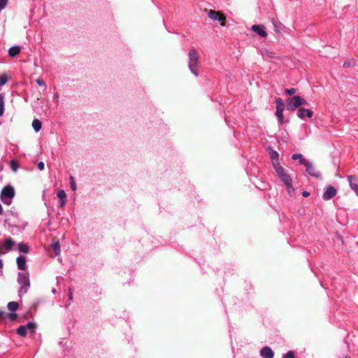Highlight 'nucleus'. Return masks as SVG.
<instances>
[{
    "mask_svg": "<svg viewBox=\"0 0 358 358\" xmlns=\"http://www.w3.org/2000/svg\"><path fill=\"white\" fill-rule=\"evenodd\" d=\"M189 57V62H188V66L191 72L195 76H198V66H199V54L198 51L193 48L189 50L188 53Z\"/></svg>",
    "mask_w": 358,
    "mask_h": 358,
    "instance_id": "obj_1",
    "label": "nucleus"
},
{
    "mask_svg": "<svg viewBox=\"0 0 358 358\" xmlns=\"http://www.w3.org/2000/svg\"><path fill=\"white\" fill-rule=\"evenodd\" d=\"M15 196V190L13 187L10 185L5 186L1 192L0 195V199L1 201L6 205H10L12 203V199Z\"/></svg>",
    "mask_w": 358,
    "mask_h": 358,
    "instance_id": "obj_2",
    "label": "nucleus"
},
{
    "mask_svg": "<svg viewBox=\"0 0 358 358\" xmlns=\"http://www.w3.org/2000/svg\"><path fill=\"white\" fill-rule=\"evenodd\" d=\"M273 166L278 173V177L281 178L287 187L288 189L291 187L292 179L287 174V171L281 166H280L278 162H273Z\"/></svg>",
    "mask_w": 358,
    "mask_h": 358,
    "instance_id": "obj_3",
    "label": "nucleus"
},
{
    "mask_svg": "<svg viewBox=\"0 0 358 358\" xmlns=\"http://www.w3.org/2000/svg\"><path fill=\"white\" fill-rule=\"evenodd\" d=\"M208 17L213 20L221 22V25L224 26L226 23V17L221 11L210 10L208 13Z\"/></svg>",
    "mask_w": 358,
    "mask_h": 358,
    "instance_id": "obj_4",
    "label": "nucleus"
},
{
    "mask_svg": "<svg viewBox=\"0 0 358 358\" xmlns=\"http://www.w3.org/2000/svg\"><path fill=\"white\" fill-rule=\"evenodd\" d=\"M17 282L22 285L21 290L24 289V292H27V287L30 285V281L29 278L28 273H19Z\"/></svg>",
    "mask_w": 358,
    "mask_h": 358,
    "instance_id": "obj_5",
    "label": "nucleus"
},
{
    "mask_svg": "<svg viewBox=\"0 0 358 358\" xmlns=\"http://www.w3.org/2000/svg\"><path fill=\"white\" fill-rule=\"evenodd\" d=\"M286 103L287 109L292 111L295 110L298 107L301 106L296 96H294L292 98L287 99Z\"/></svg>",
    "mask_w": 358,
    "mask_h": 358,
    "instance_id": "obj_6",
    "label": "nucleus"
},
{
    "mask_svg": "<svg viewBox=\"0 0 358 358\" xmlns=\"http://www.w3.org/2000/svg\"><path fill=\"white\" fill-rule=\"evenodd\" d=\"M303 165L306 166V171L310 175L317 178H320V174L317 171L315 167L310 162L307 161Z\"/></svg>",
    "mask_w": 358,
    "mask_h": 358,
    "instance_id": "obj_7",
    "label": "nucleus"
},
{
    "mask_svg": "<svg viewBox=\"0 0 358 358\" xmlns=\"http://www.w3.org/2000/svg\"><path fill=\"white\" fill-rule=\"evenodd\" d=\"M336 189L333 186H328L324 192L322 197L324 200H329L336 194Z\"/></svg>",
    "mask_w": 358,
    "mask_h": 358,
    "instance_id": "obj_8",
    "label": "nucleus"
},
{
    "mask_svg": "<svg viewBox=\"0 0 358 358\" xmlns=\"http://www.w3.org/2000/svg\"><path fill=\"white\" fill-rule=\"evenodd\" d=\"M348 179L350 185V187L355 192L358 196V178L354 176H348Z\"/></svg>",
    "mask_w": 358,
    "mask_h": 358,
    "instance_id": "obj_9",
    "label": "nucleus"
},
{
    "mask_svg": "<svg viewBox=\"0 0 358 358\" xmlns=\"http://www.w3.org/2000/svg\"><path fill=\"white\" fill-rule=\"evenodd\" d=\"M297 115L301 119H304L305 117L310 118L313 115V112L310 109L299 108Z\"/></svg>",
    "mask_w": 358,
    "mask_h": 358,
    "instance_id": "obj_10",
    "label": "nucleus"
},
{
    "mask_svg": "<svg viewBox=\"0 0 358 358\" xmlns=\"http://www.w3.org/2000/svg\"><path fill=\"white\" fill-rule=\"evenodd\" d=\"M251 29L262 37H266L267 36L265 27L263 25L254 24L252 26Z\"/></svg>",
    "mask_w": 358,
    "mask_h": 358,
    "instance_id": "obj_11",
    "label": "nucleus"
},
{
    "mask_svg": "<svg viewBox=\"0 0 358 358\" xmlns=\"http://www.w3.org/2000/svg\"><path fill=\"white\" fill-rule=\"evenodd\" d=\"M260 355L263 358H273L274 353L269 347L266 346L260 350Z\"/></svg>",
    "mask_w": 358,
    "mask_h": 358,
    "instance_id": "obj_12",
    "label": "nucleus"
},
{
    "mask_svg": "<svg viewBox=\"0 0 358 358\" xmlns=\"http://www.w3.org/2000/svg\"><path fill=\"white\" fill-rule=\"evenodd\" d=\"M17 268L20 270L24 271L26 268V258L24 256H19L16 259Z\"/></svg>",
    "mask_w": 358,
    "mask_h": 358,
    "instance_id": "obj_13",
    "label": "nucleus"
},
{
    "mask_svg": "<svg viewBox=\"0 0 358 358\" xmlns=\"http://www.w3.org/2000/svg\"><path fill=\"white\" fill-rule=\"evenodd\" d=\"M51 248L55 251V255H58L60 253V244L59 241L53 239L51 244Z\"/></svg>",
    "mask_w": 358,
    "mask_h": 358,
    "instance_id": "obj_14",
    "label": "nucleus"
},
{
    "mask_svg": "<svg viewBox=\"0 0 358 358\" xmlns=\"http://www.w3.org/2000/svg\"><path fill=\"white\" fill-rule=\"evenodd\" d=\"M20 52V48L19 46L11 47L8 50V54L10 57H15L18 55Z\"/></svg>",
    "mask_w": 358,
    "mask_h": 358,
    "instance_id": "obj_15",
    "label": "nucleus"
},
{
    "mask_svg": "<svg viewBox=\"0 0 358 358\" xmlns=\"http://www.w3.org/2000/svg\"><path fill=\"white\" fill-rule=\"evenodd\" d=\"M283 110H284V108H276L275 115L278 117V120L281 124H282L284 122V117H283V114H282Z\"/></svg>",
    "mask_w": 358,
    "mask_h": 358,
    "instance_id": "obj_16",
    "label": "nucleus"
},
{
    "mask_svg": "<svg viewBox=\"0 0 358 358\" xmlns=\"http://www.w3.org/2000/svg\"><path fill=\"white\" fill-rule=\"evenodd\" d=\"M292 158L294 160L299 159V163L301 164H304L307 162V160L305 158L303 157V155L301 154H299V153L294 154L292 156Z\"/></svg>",
    "mask_w": 358,
    "mask_h": 358,
    "instance_id": "obj_17",
    "label": "nucleus"
},
{
    "mask_svg": "<svg viewBox=\"0 0 358 358\" xmlns=\"http://www.w3.org/2000/svg\"><path fill=\"white\" fill-rule=\"evenodd\" d=\"M32 127L35 131H40L42 127L41 122L38 119H34L32 122Z\"/></svg>",
    "mask_w": 358,
    "mask_h": 358,
    "instance_id": "obj_18",
    "label": "nucleus"
},
{
    "mask_svg": "<svg viewBox=\"0 0 358 358\" xmlns=\"http://www.w3.org/2000/svg\"><path fill=\"white\" fill-rule=\"evenodd\" d=\"M18 250L20 252L28 253L29 251V246L23 243H20L18 244Z\"/></svg>",
    "mask_w": 358,
    "mask_h": 358,
    "instance_id": "obj_19",
    "label": "nucleus"
},
{
    "mask_svg": "<svg viewBox=\"0 0 358 358\" xmlns=\"http://www.w3.org/2000/svg\"><path fill=\"white\" fill-rule=\"evenodd\" d=\"M18 308H19V305L15 301H10L8 303V308L11 312H14V311L17 310Z\"/></svg>",
    "mask_w": 358,
    "mask_h": 358,
    "instance_id": "obj_20",
    "label": "nucleus"
},
{
    "mask_svg": "<svg viewBox=\"0 0 358 358\" xmlns=\"http://www.w3.org/2000/svg\"><path fill=\"white\" fill-rule=\"evenodd\" d=\"M17 334L20 336H25L27 335V327L24 325L20 326L16 330Z\"/></svg>",
    "mask_w": 358,
    "mask_h": 358,
    "instance_id": "obj_21",
    "label": "nucleus"
},
{
    "mask_svg": "<svg viewBox=\"0 0 358 358\" xmlns=\"http://www.w3.org/2000/svg\"><path fill=\"white\" fill-rule=\"evenodd\" d=\"M14 245V241L11 238L5 241L4 245L8 250H11Z\"/></svg>",
    "mask_w": 358,
    "mask_h": 358,
    "instance_id": "obj_22",
    "label": "nucleus"
},
{
    "mask_svg": "<svg viewBox=\"0 0 358 358\" xmlns=\"http://www.w3.org/2000/svg\"><path fill=\"white\" fill-rule=\"evenodd\" d=\"M4 113V98L2 94H0V117L3 115Z\"/></svg>",
    "mask_w": 358,
    "mask_h": 358,
    "instance_id": "obj_23",
    "label": "nucleus"
},
{
    "mask_svg": "<svg viewBox=\"0 0 358 358\" xmlns=\"http://www.w3.org/2000/svg\"><path fill=\"white\" fill-rule=\"evenodd\" d=\"M275 103H276V108H285L283 100L281 98H277L275 99Z\"/></svg>",
    "mask_w": 358,
    "mask_h": 358,
    "instance_id": "obj_24",
    "label": "nucleus"
},
{
    "mask_svg": "<svg viewBox=\"0 0 358 358\" xmlns=\"http://www.w3.org/2000/svg\"><path fill=\"white\" fill-rule=\"evenodd\" d=\"M8 82L7 75L3 73L0 76V85H4Z\"/></svg>",
    "mask_w": 358,
    "mask_h": 358,
    "instance_id": "obj_25",
    "label": "nucleus"
},
{
    "mask_svg": "<svg viewBox=\"0 0 358 358\" xmlns=\"http://www.w3.org/2000/svg\"><path fill=\"white\" fill-rule=\"evenodd\" d=\"M57 196L59 198V199H63L66 198V194L63 189H60L57 192Z\"/></svg>",
    "mask_w": 358,
    "mask_h": 358,
    "instance_id": "obj_26",
    "label": "nucleus"
},
{
    "mask_svg": "<svg viewBox=\"0 0 358 358\" xmlns=\"http://www.w3.org/2000/svg\"><path fill=\"white\" fill-rule=\"evenodd\" d=\"M70 184H71V188L73 191H75L76 189V182L74 180V178L73 176L70 177Z\"/></svg>",
    "mask_w": 358,
    "mask_h": 358,
    "instance_id": "obj_27",
    "label": "nucleus"
},
{
    "mask_svg": "<svg viewBox=\"0 0 358 358\" xmlns=\"http://www.w3.org/2000/svg\"><path fill=\"white\" fill-rule=\"evenodd\" d=\"M17 167H18V164H17V162L12 160L10 162V168L12 169V170L13 171H16L17 169Z\"/></svg>",
    "mask_w": 358,
    "mask_h": 358,
    "instance_id": "obj_28",
    "label": "nucleus"
},
{
    "mask_svg": "<svg viewBox=\"0 0 358 358\" xmlns=\"http://www.w3.org/2000/svg\"><path fill=\"white\" fill-rule=\"evenodd\" d=\"M285 93L288 95H293L296 92V89L295 88H290L285 90Z\"/></svg>",
    "mask_w": 358,
    "mask_h": 358,
    "instance_id": "obj_29",
    "label": "nucleus"
},
{
    "mask_svg": "<svg viewBox=\"0 0 358 358\" xmlns=\"http://www.w3.org/2000/svg\"><path fill=\"white\" fill-rule=\"evenodd\" d=\"M24 326H25V327H27V329L34 330L36 328V324L34 322H29L27 325H24Z\"/></svg>",
    "mask_w": 358,
    "mask_h": 358,
    "instance_id": "obj_30",
    "label": "nucleus"
},
{
    "mask_svg": "<svg viewBox=\"0 0 358 358\" xmlns=\"http://www.w3.org/2000/svg\"><path fill=\"white\" fill-rule=\"evenodd\" d=\"M284 358H294V354L292 351H289L284 355Z\"/></svg>",
    "mask_w": 358,
    "mask_h": 358,
    "instance_id": "obj_31",
    "label": "nucleus"
},
{
    "mask_svg": "<svg viewBox=\"0 0 358 358\" xmlns=\"http://www.w3.org/2000/svg\"><path fill=\"white\" fill-rule=\"evenodd\" d=\"M278 158V153L275 151L272 152L271 153V159L273 160V163L275 162L274 160L276 159V160Z\"/></svg>",
    "mask_w": 358,
    "mask_h": 358,
    "instance_id": "obj_32",
    "label": "nucleus"
},
{
    "mask_svg": "<svg viewBox=\"0 0 358 358\" xmlns=\"http://www.w3.org/2000/svg\"><path fill=\"white\" fill-rule=\"evenodd\" d=\"M297 96V98H298V100H299V104H300L301 106H302V105H305V104H307V101H306L304 99L301 98V96Z\"/></svg>",
    "mask_w": 358,
    "mask_h": 358,
    "instance_id": "obj_33",
    "label": "nucleus"
},
{
    "mask_svg": "<svg viewBox=\"0 0 358 358\" xmlns=\"http://www.w3.org/2000/svg\"><path fill=\"white\" fill-rule=\"evenodd\" d=\"M36 82L38 84V85L41 86V87H45V83L42 79L38 78L36 80Z\"/></svg>",
    "mask_w": 358,
    "mask_h": 358,
    "instance_id": "obj_34",
    "label": "nucleus"
},
{
    "mask_svg": "<svg viewBox=\"0 0 358 358\" xmlns=\"http://www.w3.org/2000/svg\"><path fill=\"white\" fill-rule=\"evenodd\" d=\"M8 0H0V8H3L7 4Z\"/></svg>",
    "mask_w": 358,
    "mask_h": 358,
    "instance_id": "obj_35",
    "label": "nucleus"
},
{
    "mask_svg": "<svg viewBox=\"0 0 358 358\" xmlns=\"http://www.w3.org/2000/svg\"><path fill=\"white\" fill-rule=\"evenodd\" d=\"M8 316L11 320H15L17 318V314L13 313L8 314Z\"/></svg>",
    "mask_w": 358,
    "mask_h": 358,
    "instance_id": "obj_36",
    "label": "nucleus"
},
{
    "mask_svg": "<svg viewBox=\"0 0 358 358\" xmlns=\"http://www.w3.org/2000/svg\"><path fill=\"white\" fill-rule=\"evenodd\" d=\"M37 166H38V169L39 170L43 171L44 169L45 165H44V163L43 162H40L38 163Z\"/></svg>",
    "mask_w": 358,
    "mask_h": 358,
    "instance_id": "obj_37",
    "label": "nucleus"
},
{
    "mask_svg": "<svg viewBox=\"0 0 358 358\" xmlns=\"http://www.w3.org/2000/svg\"><path fill=\"white\" fill-rule=\"evenodd\" d=\"M60 206L61 207H64L66 204V199H60Z\"/></svg>",
    "mask_w": 358,
    "mask_h": 358,
    "instance_id": "obj_38",
    "label": "nucleus"
},
{
    "mask_svg": "<svg viewBox=\"0 0 358 358\" xmlns=\"http://www.w3.org/2000/svg\"><path fill=\"white\" fill-rule=\"evenodd\" d=\"M302 195L304 197H308L310 195V193L308 192H307V191H303L302 192Z\"/></svg>",
    "mask_w": 358,
    "mask_h": 358,
    "instance_id": "obj_39",
    "label": "nucleus"
},
{
    "mask_svg": "<svg viewBox=\"0 0 358 358\" xmlns=\"http://www.w3.org/2000/svg\"><path fill=\"white\" fill-rule=\"evenodd\" d=\"M287 190H288V192L290 195H292V192L294 191V189H293L292 186L291 185V187H289V189L287 188Z\"/></svg>",
    "mask_w": 358,
    "mask_h": 358,
    "instance_id": "obj_40",
    "label": "nucleus"
},
{
    "mask_svg": "<svg viewBox=\"0 0 358 358\" xmlns=\"http://www.w3.org/2000/svg\"><path fill=\"white\" fill-rule=\"evenodd\" d=\"M69 300H72V299H73V294H72V292L71 291V289H69Z\"/></svg>",
    "mask_w": 358,
    "mask_h": 358,
    "instance_id": "obj_41",
    "label": "nucleus"
},
{
    "mask_svg": "<svg viewBox=\"0 0 358 358\" xmlns=\"http://www.w3.org/2000/svg\"><path fill=\"white\" fill-rule=\"evenodd\" d=\"M350 66V63L349 62H345L343 64V67H349Z\"/></svg>",
    "mask_w": 358,
    "mask_h": 358,
    "instance_id": "obj_42",
    "label": "nucleus"
},
{
    "mask_svg": "<svg viewBox=\"0 0 358 358\" xmlns=\"http://www.w3.org/2000/svg\"><path fill=\"white\" fill-rule=\"evenodd\" d=\"M3 213V210L1 204L0 203V215H2Z\"/></svg>",
    "mask_w": 358,
    "mask_h": 358,
    "instance_id": "obj_43",
    "label": "nucleus"
},
{
    "mask_svg": "<svg viewBox=\"0 0 358 358\" xmlns=\"http://www.w3.org/2000/svg\"><path fill=\"white\" fill-rule=\"evenodd\" d=\"M3 315V312L2 310H0V320L1 319Z\"/></svg>",
    "mask_w": 358,
    "mask_h": 358,
    "instance_id": "obj_44",
    "label": "nucleus"
}]
</instances>
